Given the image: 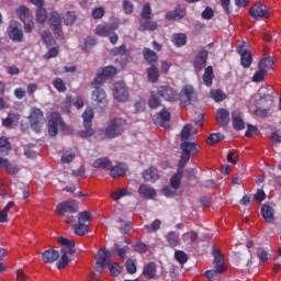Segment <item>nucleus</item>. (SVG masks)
Masks as SVG:
<instances>
[{
	"label": "nucleus",
	"instance_id": "nucleus-1",
	"mask_svg": "<svg viewBox=\"0 0 281 281\" xmlns=\"http://www.w3.org/2000/svg\"><path fill=\"white\" fill-rule=\"evenodd\" d=\"M78 212V203L76 200H67L65 202L59 203L56 206V214L64 218V222L68 225L74 223V214Z\"/></svg>",
	"mask_w": 281,
	"mask_h": 281
},
{
	"label": "nucleus",
	"instance_id": "nucleus-2",
	"mask_svg": "<svg viewBox=\"0 0 281 281\" xmlns=\"http://www.w3.org/2000/svg\"><path fill=\"white\" fill-rule=\"evenodd\" d=\"M124 131H126V120L122 117H115L109 122L104 133L110 139H113L115 137H120Z\"/></svg>",
	"mask_w": 281,
	"mask_h": 281
},
{
	"label": "nucleus",
	"instance_id": "nucleus-3",
	"mask_svg": "<svg viewBox=\"0 0 281 281\" xmlns=\"http://www.w3.org/2000/svg\"><path fill=\"white\" fill-rule=\"evenodd\" d=\"M83 126L86 130L80 131L78 133L79 137H93L95 135V131L91 126H93V110L87 109L83 114Z\"/></svg>",
	"mask_w": 281,
	"mask_h": 281
},
{
	"label": "nucleus",
	"instance_id": "nucleus-4",
	"mask_svg": "<svg viewBox=\"0 0 281 281\" xmlns=\"http://www.w3.org/2000/svg\"><path fill=\"white\" fill-rule=\"evenodd\" d=\"M260 100L262 102H267L266 108H257L252 111V115H256L257 117H268L269 113H272L273 111V101L276 98L273 94L267 93L263 94Z\"/></svg>",
	"mask_w": 281,
	"mask_h": 281
},
{
	"label": "nucleus",
	"instance_id": "nucleus-5",
	"mask_svg": "<svg viewBox=\"0 0 281 281\" xmlns=\"http://www.w3.org/2000/svg\"><path fill=\"white\" fill-rule=\"evenodd\" d=\"M29 120L31 128L35 131V133H41L43 122H45V114L42 112V110L38 108L31 109Z\"/></svg>",
	"mask_w": 281,
	"mask_h": 281
},
{
	"label": "nucleus",
	"instance_id": "nucleus-6",
	"mask_svg": "<svg viewBox=\"0 0 281 281\" xmlns=\"http://www.w3.org/2000/svg\"><path fill=\"white\" fill-rule=\"evenodd\" d=\"M48 21L50 23L53 34L56 36V38L63 41L65 38V33H63V19L60 18V14L53 11Z\"/></svg>",
	"mask_w": 281,
	"mask_h": 281
},
{
	"label": "nucleus",
	"instance_id": "nucleus-7",
	"mask_svg": "<svg viewBox=\"0 0 281 281\" xmlns=\"http://www.w3.org/2000/svg\"><path fill=\"white\" fill-rule=\"evenodd\" d=\"M94 34H97V36H109L112 45H115L117 41H120L117 34H115V27L113 25H98L94 30Z\"/></svg>",
	"mask_w": 281,
	"mask_h": 281
},
{
	"label": "nucleus",
	"instance_id": "nucleus-8",
	"mask_svg": "<svg viewBox=\"0 0 281 281\" xmlns=\"http://www.w3.org/2000/svg\"><path fill=\"white\" fill-rule=\"evenodd\" d=\"M249 14L251 19H255V21H260L261 19H271V13H269L267 10V5L262 3L254 4L249 10Z\"/></svg>",
	"mask_w": 281,
	"mask_h": 281
},
{
	"label": "nucleus",
	"instance_id": "nucleus-9",
	"mask_svg": "<svg viewBox=\"0 0 281 281\" xmlns=\"http://www.w3.org/2000/svg\"><path fill=\"white\" fill-rule=\"evenodd\" d=\"M113 97L117 100V102H127L128 101V87H126V83H124L122 81L114 83Z\"/></svg>",
	"mask_w": 281,
	"mask_h": 281
},
{
	"label": "nucleus",
	"instance_id": "nucleus-10",
	"mask_svg": "<svg viewBox=\"0 0 281 281\" xmlns=\"http://www.w3.org/2000/svg\"><path fill=\"white\" fill-rule=\"evenodd\" d=\"M8 34L11 41H15L16 43L23 42V29L21 27V23L16 21L9 23Z\"/></svg>",
	"mask_w": 281,
	"mask_h": 281
},
{
	"label": "nucleus",
	"instance_id": "nucleus-11",
	"mask_svg": "<svg viewBox=\"0 0 281 281\" xmlns=\"http://www.w3.org/2000/svg\"><path fill=\"white\" fill-rule=\"evenodd\" d=\"M237 53L240 55V63L244 69H249L251 67V63H254V56L251 52H249L245 46L238 45Z\"/></svg>",
	"mask_w": 281,
	"mask_h": 281
},
{
	"label": "nucleus",
	"instance_id": "nucleus-12",
	"mask_svg": "<svg viewBox=\"0 0 281 281\" xmlns=\"http://www.w3.org/2000/svg\"><path fill=\"white\" fill-rule=\"evenodd\" d=\"M95 260V269L100 273L111 262V252L109 250L99 251Z\"/></svg>",
	"mask_w": 281,
	"mask_h": 281
},
{
	"label": "nucleus",
	"instance_id": "nucleus-13",
	"mask_svg": "<svg viewBox=\"0 0 281 281\" xmlns=\"http://www.w3.org/2000/svg\"><path fill=\"white\" fill-rule=\"evenodd\" d=\"M179 100L182 104H191L193 100H196L194 88L192 86H186L179 94Z\"/></svg>",
	"mask_w": 281,
	"mask_h": 281
},
{
	"label": "nucleus",
	"instance_id": "nucleus-14",
	"mask_svg": "<svg viewBox=\"0 0 281 281\" xmlns=\"http://www.w3.org/2000/svg\"><path fill=\"white\" fill-rule=\"evenodd\" d=\"M157 94L167 102H175L177 100V90H173L170 86L158 87Z\"/></svg>",
	"mask_w": 281,
	"mask_h": 281
},
{
	"label": "nucleus",
	"instance_id": "nucleus-15",
	"mask_svg": "<svg viewBox=\"0 0 281 281\" xmlns=\"http://www.w3.org/2000/svg\"><path fill=\"white\" fill-rule=\"evenodd\" d=\"M165 19L167 21H181V19H186V5L179 4L173 11L167 12Z\"/></svg>",
	"mask_w": 281,
	"mask_h": 281
},
{
	"label": "nucleus",
	"instance_id": "nucleus-16",
	"mask_svg": "<svg viewBox=\"0 0 281 281\" xmlns=\"http://www.w3.org/2000/svg\"><path fill=\"white\" fill-rule=\"evenodd\" d=\"M205 65H207V50L202 49L196 54L193 67L195 71H202V69H205Z\"/></svg>",
	"mask_w": 281,
	"mask_h": 281
},
{
	"label": "nucleus",
	"instance_id": "nucleus-17",
	"mask_svg": "<svg viewBox=\"0 0 281 281\" xmlns=\"http://www.w3.org/2000/svg\"><path fill=\"white\" fill-rule=\"evenodd\" d=\"M138 194L140 199H146L147 201H153V199L157 198V191L148 184H140Z\"/></svg>",
	"mask_w": 281,
	"mask_h": 281
},
{
	"label": "nucleus",
	"instance_id": "nucleus-18",
	"mask_svg": "<svg viewBox=\"0 0 281 281\" xmlns=\"http://www.w3.org/2000/svg\"><path fill=\"white\" fill-rule=\"evenodd\" d=\"M58 122H60V114L58 112L52 113L48 120V134L52 137L58 135Z\"/></svg>",
	"mask_w": 281,
	"mask_h": 281
},
{
	"label": "nucleus",
	"instance_id": "nucleus-19",
	"mask_svg": "<svg viewBox=\"0 0 281 281\" xmlns=\"http://www.w3.org/2000/svg\"><path fill=\"white\" fill-rule=\"evenodd\" d=\"M261 216L269 225L276 222V211L268 204L261 206Z\"/></svg>",
	"mask_w": 281,
	"mask_h": 281
},
{
	"label": "nucleus",
	"instance_id": "nucleus-20",
	"mask_svg": "<svg viewBox=\"0 0 281 281\" xmlns=\"http://www.w3.org/2000/svg\"><path fill=\"white\" fill-rule=\"evenodd\" d=\"M213 258H214V269H223L225 271V259H223V254L221 248L213 246Z\"/></svg>",
	"mask_w": 281,
	"mask_h": 281
},
{
	"label": "nucleus",
	"instance_id": "nucleus-21",
	"mask_svg": "<svg viewBox=\"0 0 281 281\" xmlns=\"http://www.w3.org/2000/svg\"><path fill=\"white\" fill-rule=\"evenodd\" d=\"M58 258H60V252H58V250L48 249L42 254V260L45 263L50 265L52 262H56Z\"/></svg>",
	"mask_w": 281,
	"mask_h": 281
},
{
	"label": "nucleus",
	"instance_id": "nucleus-22",
	"mask_svg": "<svg viewBox=\"0 0 281 281\" xmlns=\"http://www.w3.org/2000/svg\"><path fill=\"white\" fill-rule=\"evenodd\" d=\"M143 276L146 280H155L157 278V266L155 262H149L144 267Z\"/></svg>",
	"mask_w": 281,
	"mask_h": 281
},
{
	"label": "nucleus",
	"instance_id": "nucleus-23",
	"mask_svg": "<svg viewBox=\"0 0 281 281\" xmlns=\"http://www.w3.org/2000/svg\"><path fill=\"white\" fill-rule=\"evenodd\" d=\"M126 170H128L126 168V165L120 162L119 165L114 166L111 165L110 168V175L113 179H117V177H124L126 175Z\"/></svg>",
	"mask_w": 281,
	"mask_h": 281
},
{
	"label": "nucleus",
	"instance_id": "nucleus-24",
	"mask_svg": "<svg viewBox=\"0 0 281 281\" xmlns=\"http://www.w3.org/2000/svg\"><path fill=\"white\" fill-rule=\"evenodd\" d=\"M143 57L146 60V63H148V65H151V66H155V63L159 60V56L157 55V53L147 47L143 49Z\"/></svg>",
	"mask_w": 281,
	"mask_h": 281
},
{
	"label": "nucleus",
	"instance_id": "nucleus-25",
	"mask_svg": "<svg viewBox=\"0 0 281 281\" xmlns=\"http://www.w3.org/2000/svg\"><path fill=\"white\" fill-rule=\"evenodd\" d=\"M232 122H233V128H235V131H243L245 128V121H243V116L240 115V112L238 111L232 112Z\"/></svg>",
	"mask_w": 281,
	"mask_h": 281
},
{
	"label": "nucleus",
	"instance_id": "nucleus-26",
	"mask_svg": "<svg viewBox=\"0 0 281 281\" xmlns=\"http://www.w3.org/2000/svg\"><path fill=\"white\" fill-rule=\"evenodd\" d=\"M92 100L97 102V104H106V92H104V89L97 87L95 90L92 91Z\"/></svg>",
	"mask_w": 281,
	"mask_h": 281
},
{
	"label": "nucleus",
	"instance_id": "nucleus-27",
	"mask_svg": "<svg viewBox=\"0 0 281 281\" xmlns=\"http://www.w3.org/2000/svg\"><path fill=\"white\" fill-rule=\"evenodd\" d=\"M0 168H5L8 175H11V177H16L19 173V167L10 165V161L7 158L0 157Z\"/></svg>",
	"mask_w": 281,
	"mask_h": 281
},
{
	"label": "nucleus",
	"instance_id": "nucleus-28",
	"mask_svg": "<svg viewBox=\"0 0 281 281\" xmlns=\"http://www.w3.org/2000/svg\"><path fill=\"white\" fill-rule=\"evenodd\" d=\"M180 148L183 155L191 157V155L196 153V143L184 140L180 144Z\"/></svg>",
	"mask_w": 281,
	"mask_h": 281
},
{
	"label": "nucleus",
	"instance_id": "nucleus-29",
	"mask_svg": "<svg viewBox=\"0 0 281 281\" xmlns=\"http://www.w3.org/2000/svg\"><path fill=\"white\" fill-rule=\"evenodd\" d=\"M12 150V144L10 143V139L5 136L0 137V155H3L4 157H8Z\"/></svg>",
	"mask_w": 281,
	"mask_h": 281
},
{
	"label": "nucleus",
	"instance_id": "nucleus-30",
	"mask_svg": "<svg viewBox=\"0 0 281 281\" xmlns=\"http://www.w3.org/2000/svg\"><path fill=\"white\" fill-rule=\"evenodd\" d=\"M19 114L9 113L8 116L2 120V126H4V128H12V126L19 124Z\"/></svg>",
	"mask_w": 281,
	"mask_h": 281
},
{
	"label": "nucleus",
	"instance_id": "nucleus-31",
	"mask_svg": "<svg viewBox=\"0 0 281 281\" xmlns=\"http://www.w3.org/2000/svg\"><path fill=\"white\" fill-rule=\"evenodd\" d=\"M217 123L220 126H227L229 124V111L220 109L216 115Z\"/></svg>",
	"mask_w": 281,
	"mask_h": 281
},
{
	"label": "nucleus",
	"instance_id": "nucleus-32",
	"mask_svg": "<svg viewBox=\"0 0 281 281\" xmlns=\"http://www.w3.org/2000/svg\"><path fill=\"white\" fill-rule=\"evenodd\" d=\"M181 179H183V170L178 169L177 172L170 178V187L173 190L181 188Z\"/></svg>",
	"mask_w": 281,
	"mask_h": 281
},
{
	"label": "nucleus",
	"instance_id": "nucleus-33",
	"mask_svg": "<svg viewBox=\"0 0 281 281\" xmlns=\"http://www.w3.org/2000/svg\"><path fill=\"white\" fill-rule=\"evenodd\" d=\"M69 256H71V250H68L67 248H61V258L57 262V267L59 269H65V267L69 265Z\"/></svg>",
	"mask_w": 281,
	"mask_h": 281
},
{
	"label": "nucleus",
	"instance_id": "nucleus-34",
	"mask_svg": "<svg viewBox=\"0 0 281 281\" xmlns=\"http://www.w3.org/2000/svg\"><path fill=\"white\" fill-rule=\"evenodd\" d=\"M143 178L145 181L155 182L156 179H159V171L157 168L151 167L143 172Z\"/></svg>",
	"mask_w": 281,
	"mask_h": 281
},
{
	"label": "nucleus",
	"instance_id": "nucleus-35",
	"mask_svg": "<svg viewBox=\"0 0 281 281\" xmlns=\"http://www.w3.org/2000/svg\"><path fill=\"white\" fill-rule=\"evenodd\" d=\"M213 80H214V68H212V66H207L204 70L203 82L206 87H212Z\"/></svg>",
	"mask_w": 281,
	"mask_h": 281
},
{
	"label": "nucleus",
	"instance_id": "nucleus-36",
	"mask_svg": "<svg viewBox=\"0 0 281 281\" xmlns=\"http://www.w3.org/2000/svg\"><path fill=\"white\" fill-rule=\"evenodd\" d=\"M172 43L176 47H183L188 43V35L184 33H176L172 36Z\"/></svg>",
	"mask_w": 281,
	"mask_h": 281
},
{
	"label": "nucleus",
	"instance_id": "nucleus-37",
	"mask_svg": "<svg viewBox=\"0 0 281 281\" xmlns=\"http://www.w3.org/2000/svg\"><path fill=\"white\" fill-rule=\"evenodd\" d=\"M93 168H102L103 170H111L112 162L108 158H98L93 164Z\"/></svg>",
	"mask_w": 281,
	"mask_h": 281
},
{
	"label": "nucleus",
	"instance_id": "nucleus-38",
	"mask_svg": "<svg viewBox=\"0 0 281 281\" xmlns=\"http://www.w3.org/2000/svg\"><path fill=\"white\" fill-rule=\"evenodd\" d=\"M274 64H276V59L272 56H268V57L261 58L258 66L269 72V69H271Z\"/></svg>",
	"mask_w": 281,
	"mask_h": 281
},
{
	"label": "nucleus",
	"instance_id": "nucleus-39",
	"mask_svg": "<svg viewBox=\"0 0 281 281\" xmlns=\"http://www.w3.org/2000/svg\"><path fill=\"white\" fill-rule=\"evenodd\" d=\"M149 109H159L161 106V99H159V94L157 92H151L148 100Z\"/></svg>",
	"mask_w": 281,
	"mask_h": 281
},
{
	"label": "nucleus",
	"instance_id": "nucleus-40",
	"mask_svg": "<svg viewBox=\"0 0 281 281\" xmlns=\"http://www.w3.org/2000/svg\"><path fill=\"white\" fill-rule=\"evenodd\" d=\"M166 240L169 245V247H178L180 239H179V234L175 233V232H169L166 235Z\"/></svg>",
	"mask_w": 281,
	"mask_h": 281
},
{
	"label": "nucleus",
	"instance_id": "nucleus-41",
	"mask_svg": "<svg viewBox=\"0 0 281 281\" xmlns=\"http://www.w3.org/2000/svg\"><path fill=\"white\" fill-rule=\"evenodd\" d=\"M74 231L77 236H86V234H89V225L78 222L74 225Z\"/></svg>",
	"mask_w": 281,
	"mask_h": 281
},
{
	"label": "nucleus",
	"instance_id": "nucleus-42",
	"mask_svg": "<svg viewBox=\"0 0 281 281\" xmlns=\"http://www.w3.org/2000/svg\"><path fill=\"white\" fill-rule=\"evenodd\" d=\"M147 79L149 82H157V80H159V69L155 66L149 67L147 69Z\"/></svg>",
	"mask_w": 281,
	"mask_h": 281
},
{
	"label": "nucleus",
	"instance_id": "nucleus-43",
	"mask_svg": "<svg viewBox=\"0 0 281 281\" xmlns=\"http://www.w3.org/2000/svg\"><path fill=\"white\" fill-rule=\"evenodd\" d=\"M15 14H18L22 23H25V21H27V18L30 16V9L25 5H20L19 9H16Z\"/></svg>",
	"mask_w": 281,
	"mask_h": 281
},
{
	"label": "nucleus",
	"instance_id": "nucleus-44",
	"mask_svg": "<svg viewBox=\"0 0 281 281\" xmlns=\"http://www.w3.org/2000/svg\"><path fill=\"white\" fill-rule=\"evenodd\" d=\"M57 243L64 246L61 249H67L68 251H71V249L76 247V243L74 240H70L65 237H58Z\"/></svg>",
	"mask_w": 281,
	"mask_h": 281
},
{
	"label": "nucleus",
	"instance_id": "nucleus-45",
	"mask_svg": "<svg viewBox=\"0 0 281 281\" xmlns=\"http://www.w3.org/2000/svg\"><path fill=\"white\" fill-rule=\"evenodd\" d=\"M210 98H212V100L215 102H223V100L227 98V94H225L223 90H211Z\"/></svg>",
	"mask_w": 281,
	"mask_h": 281
},
{
	"label": "nucleus",
	"instance_id": "nucleus-46",
	"mask_svg": "<svg viewBox=\"0 0 281 281\" xmlns=\"http://www.w3.org/2000/svg\"><path fill=\"white\" fill-rule=\"evenodd\" d=\"M225 139V136L221 133H212L209 135L207 138V145L214 146V144H218V142H223Z\"/></svg>",
	"mask_w": 281,
	"mask_h": 281
},
{
	"label": "nucleus",
	"instance_id": "nucleus-47",
	"mask_svg": "<svg viewBox=\"0 0 281 281\" xmlns=\"http://www.w3.org/2000/svg\"><path fill=\"white\" fill-rule=\"evenodd\" d=\"M42 41L46 47H52L56 44V41H54V36H52V33L44 31L42 32Z\"/></svg>",
	"mask_w": 281,
	"mask_h": 281
},
{
	"label": "nucleus",
	"instance_id": "nucleus-48",
	"mask_svg": "<svg viewBox=\"0 0 281 281\" xmlns=\"http://www.w3.org/2000/svg\"><path fill=\"white\" fill-rule=\"evenodd\" d=\"M53 87L59 93H65V91H67V86L65 85V81L58 77L53 80Z\"/></svg>",
	"mask_w": 281,
	"mask_h": 281
},
{
	"label": "nucleus",
	"instance_id": "nucleus-49",
	"mask_svg": "<svg viewBox=\"0 0 281 281\" xmlns=\"http://www.w3.org/2000/svg\"><path fill=\"white\" fill-rule=\"evenodd\" d=\"M192 133V124H186L182 127L180 139L181 142H188L190 139V135Z\"/></svg>",
	"mask_w": 281,
	"mask_h": 281
},
{
	"label": "nucleus",
	"instance_id": "nucleus-50",
	"mask_svg": "<svg viewBox=\"0 0 281 281\" xmlns=\"http://www.w3.org/2000/svg\"><path fill=\"white\" fill-rule=\"evenodd\" d=\"M36 21L37 23H45L47 21V10L44 7H37Z\"/></svg>",
	"mask_w": 281,
	"mask_h": 281
},
{
	"label": "nucleus",
	"instance_id": "nucleus-51",
	"mask_svg": "<svg viewBox=\"0 0 281 281\" xmlns=\"http://www.w3.org/2000/svg\"><path fill=\"white\" fill-rule=\"evenodd\" d=\"M258 71L255 72L252 77V82H262L267 74H269L265 68L258 66Z\"/></svg>",
	"mask_w": 281,
	"mask_h": 281
},
{
	"label": "nucleus",
	"instance_id": "nucleus-52",
	"mask_svg": "<svg viewBox=\"0 0 281 281\" xmlns=\"http://www.w3.org/2000/svg\"><path fill=\"white\" fill-rule=\"evenodd\" d=\"M11 207H14V202H9L4 210L0 211V223H8V212H10Z\"/></svg>",
	"mask_w": 281,
	"mask_h": 281
},
{
	"label": "nucleus",
	"instance_id": "nucleus-53",
	"mask_svg": "<svg viewBox=\"0 0 281 281\" xmlns=\"http://www.w3.org/2000/svg\"><path fill=\"white\" fill-rule=\"evenodd\" d=\"M139 30L140 32H155V30H157V22L147 20L140 25Z\"/></svg>",
	"mask_w": 281,
	"mask_h": 281
},
{
	"label": "nucleus",
	"instance_id": "nucleus-54",
	"mask_svg": "<svg viewBox=\"0 0 281 281\" xmlns=\"http://www.w3.org/2000/svg\"><path fill=\"white\" fill-rule=\"evenodd\" d=\"M101 74L105 79L114 78L115 74H117V69H115V67H113V66H108V67L103 68Z\"/></svg>",
	"mask_w": 281,
	"mask_h": 281
},
{
	"label": "nucleus",
	"instance_id": "nucleus-55",
	"mask_svg": "<svg viewBox=\"0 0 281 281\" xmlns=\"http://www.w3.org/2000/svg\"><path fill=\"white\" fill-rule=\"evenodd\" d=\"M133 247L134 250L137 251V254H146V251H148V246L144 244L142 240H136Z\"/></svg>",
	"mask_w": 281,
	"mask_h": 281
},
{
	"label": "nucleus",
	"instance_id": "nucleus-56",
	"mask_svg": "<svg viewBox=\"0 0 281 281\" xmlns=\"http://www.w3.org/2000/svg\"><path fill=\"white\" fill-rule=\"evenodd\" d=\"M225 270L221 269V268H215L213 270H206L204 272V276L207 280H213V278H216V276L223 273Z\"/></svg>",
	"mask_w": 281,
	"mask_h": 281
},
{
	"label": "nucleus",
	"instance_id": "nucleus-57",
	"mask_svg": "<svg viewBox=\"0 0 281 281\" xmlns=\"http://www.w3.org/2000/svg\"><path fill=\"white\" fill-rule=\"evenodd\" d=\"M257 258L260 262H267L269 260V252L265 248L259 247L257 248Z\"/></svg>",
	"mask_w": 281,
	"mask_h": 281
},
{
	"label": "nucleus",
	"instance_id": "nucleus-58",
	"mask_svg": "<svg viewBox=\"0 0 281 281\" xmlns=\"http://www.w3.org/2000/svg\"><path fill=\"white\" fill-rule=\"evenodd\" d=\"M175 258L180 265H186V262H188V255L184 254L183 250H176Z\"/></svg>",
	"mask_w": 281,
	"mask_h": 281
},
{
	"label": "nucleus",
	"instance_id": "nucleus-59",
	"mask_svg": "<svg viewBox=\"0 0 281 281\" xmlns=\"http://www.w3.org/2000/svg\"><path fill=\"white\" fill-rule=\"evenodd\" d=\"M65 25H74L76 23V12H67L64 16Z\"/></svg>",
	"mask_w": 281,
	"mask_h": 281
},
{
	"label": "nucleus",
	"instance_id": "nucleus-60",
	"mask_svg": "<svg viewBox=\"0 0 281 281\" xmlns=\"http://www.w3.org/2000/svg\"><path fill=\"white\" fill-rule=\"evenodd\" d=\"M78 223H89L91 214L88 211L79 212L77 215Z\"/></svg>",
	"mask_w": 281,
	"mask_h": 281
},
{
	"label": "nucleus",
	"instance_id": "nucleus-61",
	"mask_svg": "<svg viewBox=\"0 0 281 281\" xmlns=\"http://www.w3.org/2000/svg\"><path fill=\"white\" fill-rule=\"evenodd\" d=\"M123 10L125 14H133L135 12V5L130 0H123Z\"/></svg>",
	"mask_w": 281,
	"mask_h": 281
},
{
	"label": "nucleus",
	"instance_id": "nucleus-62",
	"mask_svg": "<svg viewBox=\"0 0 281 281\" xmlns=\"http://www.w3.org/2000/svg\"><path fill=\"white\" fill-rule=\"evenodd\" d=\"M110 273L111 276H113L114 278H117V276H120V273H122V267L120 263L114 262L110 266Z\"/></svg>",
	"mask_w": 281,
	"mask_h": 281
},
{
	"label": "nucleus",
	"instance_id": "nucleus-63",
	"mask_svg": "<svg viewBox=\"0 0 281 281\" xmlns=\"http://www.w3.org/2000/svg\"><path fill=\"white\" fill-rule=\"evenodd\" d=\"M128 52L126 45H121L111 50L112 56H124Z\"/></svg>",
	"mask_w": 281,
	"mask_h": 281
},
{
	"label": "nucleus",
	"instance_id": "nucleus-64",
	"mask_svg": "<svg viewBox=\"0 0 281 281\" xmlns=\"http://www.w3.org/2000/svg\"><path fill=\"white\" fill-rule=\"evenodd\" d=\"M105 77L104 75H102V72H99L97 75V77L94 78V80L92 81V87L94 89H98V87H100V85H104V81H105Z\"/></svg>",
	"mask_w": 281,
	"mask_h": 281
}]
</instances>
